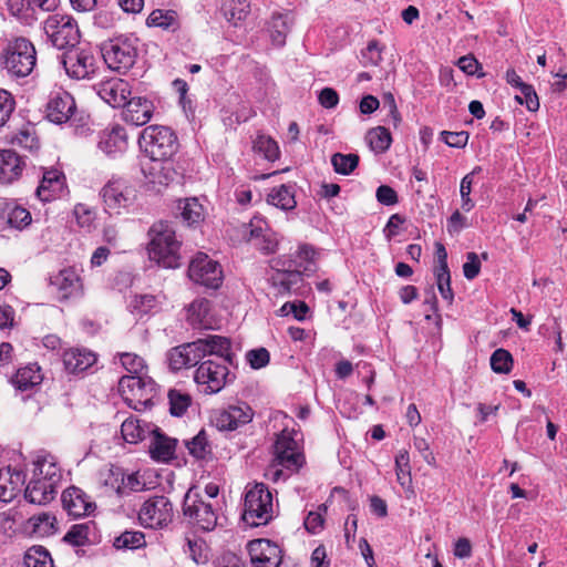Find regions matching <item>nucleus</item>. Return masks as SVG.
<instances>
[{
    "label": "nucleus",
    "mask_w": 567,
    "mask_h": 567,
    "mask_svg": "<svg viewBox=\"0 0 567 567\" xmlns=\"http://www.w3.org/2000/svg\"><path fill=\"white\" fill-rule=\"evenodd\" d=\"M230 347L229 340L220 336H209L173 348L167 354L172 370H181L197 364L207 354H224Z\"/></svg>",
    "instance_id": "1"
},
{
    "label": "nucleus",
    "mask_w": 567,
    "mask_h": 567,
    "mask_svg": "<svg viewBox=\"0 0 567 567\" xmlns=\"http://www.w3.org/2000/svg\"><path fill=\"white\" fill-rule=\"evenodd\" d=\"M150 236V258L165 268L179 267L181 243L176 239L175 230L173 227L164 221L156 223L151 228Z\"/></svg>",
    "instance_id": "2"
},
{
    "label": "nucleus",
    "mask_w": 567,
    "mask_h": 567,
    "mask_svg": "<svg viewBox=\"0 0 567 567\" xmlns=\"http://www.w3.org/2000/svg\"><path fill=\"white\" fill-rule=\"evenodd\" d=\"M276 460L267 472V476L277 482L287 478L290 473L297 472L303 464V456L299 452L298 442L291 433L284 430L278 436L276 444Z\"/></svg>",
    "instance_id": "3"
},
{
    "label": "nucleus",
    "mask_w": 567,
    "mask_h": 567,
    "mask_svg": "<svg viewBox=\"0 0 567 567\" xmlns=\"http://www.w3.org/2000/svg\"><path fill=\"white\" fill-rule=\"evenodd\" d=\"M44 41L64 50L74 48L80 40V31L73 18L66 14L54 13L42 20Z\"/></svg>",
    "instance_id": "4"
},
{
    "label": "nucleus",
    "mask_w": 567,
    "mask_h": 567,
    "mask_svg": "<svg viewBox=\"0 0 567 567\" xmlns=\"http://www.w3.org/2000/svg\"><path fill=\"white\" fill-rule=\"evenodd\" d=\"M272 517V495L268 488L262 483L249 487L245 495L243 519L250 526H260Z\"/></svg>",
    "instance_id": "5"
},
{
    "label": "nucleus",
    "mask_w": 567,
    "mask_h": 567,
    "mask_svg": "<svg viewBox=\"0 0 567 567\" xmlns=\"http://www.w3.org/2000/svg\"><path fill=\"white\" fill-rule=\"evenodd\" d=\"M140 144L150 159H169L178 148L177 137L166 126L151 125L143 130Z\"/></svg>",
    "instance_id": "6"
},
{
    "label": "nucleus",
    "mask_w": 567,
    "mask_h": 567,
    "mask_svg": "<svg viewBox=\"0 0 567 567\" xmlns=\"http://www.w3.org/2000/svg\"><path fill=\"white\" fill-rule=\"evenodd\" d=\"M3 64L14 76L29 75L35 65V48L32 42L24 38L9 42L3 53Z\"/></svg>",
    "instance_id": "7"
},
{
    "label": "nucleus",
    "mask_w": 567,
    "mask_h": 567,
    "mask_svg": "<svg viewBox=\"0 0 567 567\" xmlns=\"http://www.w3.org/2000/svg\"><path fill=\"white\" fill-rule=\"evenodd\" d=\"M216 355V360L202 362L195 373V381L204 385L207 393H217L229 382L230 373L226 365L231 360L229 348L224 354Z\"/></svg>",
    "instance_id": "8"
},
{
    "label": "nucleus",
    "mask_w": 567,
    "mask_h": 567,
    "mask_svg": "<svg viewBox=\"0 0 567 567\" xmlns=\"http://www.w3.org/2000/svg\"><path fill=\"white\" fill-rule=\"evenodd\" d=\"M218 501H205L204 496L190 488L184 498V515L204 530L213 529L217 524Z\"/></svg>",
    "instance_id": "9"
},
{
    "label": "nucleus",
    "mask_w": 567,
    "mask_h": 567,
    "mask_svg": "<svg viewBox=\"0 0 567 567\" xmlns=\"http://www.w3.org/2000/svg\"><path fill=\"white\" fill-rule=\"evenodd\" d=\"M61 477L55 457L44 450L38 451V491H42L38 503L45 504L55 497Z\"/></svg>",
    "instance_id": "10"
},
{
    "label": "nucleus",
    "mask_w": 567,
    "mask_h": 567,
    "mask_svg": "<svg viewBox=\"0 0 567 567\" xmlns=\"http://www.w3.org/2000/svg\"><path fill=\"white\" fill-rule=\"evenodd\" d=\"M118 391L130 406L140 410L151 401L153 383L147 375H123L118 381Z\"/></svg>",
    "instance_id": "11"
},
{
    "label": "nucleus",
    "mask_w": 567,
    "mask_h": 567,
    "mask_svg": "<svg viewBox=\"0 0 567 567\" xmlns=\"http://www.w3.org/2000/svg\"><path fill=\"white\" fill-rule=\"evenodd\" d=\"M82 269L76 266H65L50 277V287L54 289L61 301L78 298L84 293Z\"/></svg>",
    "instance_id": "12"
},
{
    "label": "nucleus",
    "mask_w": 567,
    "mask_h": 567,
    "mask_svg": "<svg viewBox=\"0 0 567 567\" xmlns=\"http://www.w3.org/2000/svg\"><path fill=\"white\" fill-rule=\"evenodd\" d=\"M173 507L165 496H154L142 505L138 519L141 524L150 528H162L172 522Z\"/></svg>",
    "instance_id": "13"
},
{
    "label": "nucleus",
    "mask_w": 567,
    "mask_h": 567,
    "mask_svg": "<svg viewBox=\"0 0 567 567\" xmlns=\"http://www.w3.org/2000/svg\"><path fill=\"white\" fill-rule=\"evenodd\" d=\"M188 277L196 284L216 289L223 280L219 265L205 254H197L188 267Z\"/></svg>",
    "instance_id": "14"
},
{
    "label": "nucleus",
    "mask_w": 567,
    "mask_h": 567,
    "mask_svg": "<svg viewBox=\"0 0 567 567\" xmlns=\"http://www.w3.org/2000/svg\"><path fill=\"white\" fill-rule=\"evenodd\" d=\"M107 66L117 72L127 71L135 63L136 49L127 40H115L102 47Z\"/></svg>",
    "instance_id": "15"
},
{
    "label": "nucleus",
    "mask_w": 567,
    "mask_h": 567,
    "mask_svg": "<svg viewBox=\"0 0 567 567\" xmlns=\"http://www.w3.org/2000/svg\"><path fill=\"white\" fill-rule=\"evenodd\" d=\"M72 49L70 48L60 56V63L66 74L78 80L91 78L96 70V59L87 51Z\"/></svg>",
    "instance_id": "16"
},
{
    "label": "nucleus",
    "mask_w": 567,
    "mask_h": 567,
    "mask_svg": "<svg viewBox=\"0 0 567 567\" xmlns=\"http://www.w3.org/2000/svg\"><path fill=\"white\" fill-rule=\"evenodd\" d=\"M76 110L73 96L59 87L49 94L44 109L45 118L54 124L68 122Z\"/></svg>",
    "instance_id": "17"
},
{
    "label": "nucleus",
    "mask_w": 567,
    "mask_h": 567,
    "mask_svg": "<svg viewBox=\"0 0 567 567\" xmlns=\"http://www.w3.org/2000/svg\"><path fill=\"white\" fill-rule=\"evenodd\" d=\"M105 208L118 214L133 204L136 197L135 189L122 181L107 183L101 192Z\"/></svg>",
    "instance_id": "18"
},
{
    "label": "nucleus",
    "mask_w": 567,
    "mask_h": 567,
    "mask_svg": "<svg viewBox=\"0 0 567 567\" xmlns=\"http://www.w3.org/2000/svg\"><path fill=\"white\" fill-rule=\"evenodd\" d=\"M145 183L150 190L161 193L177 176V172L168 159H150L143 167Z\"/></svg>",
    "instance_id": "19"
},
{
    "label": "nucleus",
    "mask_w": 567,
    "mask_h": 567,
    "mask_svg": "<svg viewBox=\"0 0 567 567\" xmlns=\"http://www.w3.org/2000/svg\"><path fill=\"white\" fill-rule=\"evenodd\" d=\"M250 563L254 567H279L281 549L268 539H254L248 543Z\"/></svg>",
    "instance_id": "20"
},
{
    "label": "nucleus",
    "mask_w": 567,
    "mask_h": 567,
    "mask_svg": "<svg viewBox=\"0 0 567 567\" xmlns=\"http://www.w3.org/2000/svg\"><path fill=\"white\" fill-rule=\"evenodd\" d=\"M254 411L245 403L230 405L227 409L217 410L214 413L213 422L218 430L234 431L252 420Z\"/></svg>",
    "instance_id": "21"
},
{
    "label": "nucleus",
    "mask_w": 567,
    "mask_h": 567,
    "mask_svg": "<svg viewBox=\"0 0 567 567\" xmlns=\"http://www.w3.org/2000/svg\"><path fill=\"white\" fill-rule=\"evenodd\" d=\"M68 193L64 175L58 169H49L43 173L38 186V199L49 203L63 197Z\"/></svg>",
    "instance_id": "22"
},
{
    "label": "nucleus",
    "mask_w": 567,
    "mask_h": 567,
    "mask_svg": "<svg viewBox=\"0 0 567 567\" xmlns=\"http://www.w3.org/2000/svg\"><path fill=\"white\" fill-rule=\"evenodd\" d=\"M97 94L113 107L123 106L131 95V86L125 80L112 78L97 85Z\"/></svg>",
    "instance_id": "23"
},
{
    "label": "nucleus",
    "mask_w": 567,
    "mask_h": 567,
    "mask_svg": "<svg viewBox=\"0 0 567 567\" xmlns=\"http://www.w3.org/2000/svg\"><path fill=\"white\" fill-rule=\"evenodd\" d=\"M123 118L136 126L146 124L154 112V104L145 97H132L123 105Z\"/></svg>",
    "instance_id": "24"
},
{
    "label": "nucleus",
    "mask_w": 567,
    "mask_h": 567,
    "mask_svg": "<svg viewBox=\"0 0 567 567\" xmlns=\"http://www.w3.org/2000/svg\"><path fill=\"white\" fill-rule=\"evenodd\" d=\"M62 503L68 513L75 517L87 515L95 508V504L78 487L65 489L62 494Z\"/></svg>",
    "instance_id": "25"
},
{
    "label": "nucleus",
    "mask_w": 567,
    "mask_h": 567,
    "mask_svg": "<svg viewBox=\"0 0 567 567\" xmlns=\"http://www.w3.org/2000/svg\"><path fill=\"white\" fill-rule=\"evenodd\" d=\"M186 320L194 328L214 329L216 326L215 317L212 312L209 301L206 299H196L187 307Z\"/></svg>",
    "instance_id": "26"
},
{
    "label": "nucleus",
    "mask_w": 567,
    "mask_h": 567,
    "mask_svg": "<svg viewBox=\"0 0 567 567\" xmlns=\"http://www.w3.org/2000/svg\"><path fill=\"white\" fill-rule=\"evenodd\" d=\"M25 483V476L20 471H13L10 466L0 470V501L11 502Z\"/></svg>",
    "instance_id": "27"
},
{
    "label": "nucleus",
    "mask_w": 567,
    "mask_h": 567,
    "mask_svg": "<svg viewBox=\"0 0 567 567\" xmlns=\"http://www.w3.org/2000/svg\"><path fill=\"white\" fill-rule=\"evenodd\" d=\"M23 168L24 162L14 151H0V184L17 181L22 175Z\"/></svg>",
    "instance_id": "28"
},
{
    "label": "nucleus",
    "mask_w": 567,
    "mask_h": 567,
    "mask_svg": "<svg viewBox=\"0 0 567 567\" xmlns=\"http://www.w3.org/2000/svg\"><path fill=\"white\" fill-rule=\"evenodd\" d=\"M96 355L86 349H70L63 355L65 370L70 373H80L92 367Z\"/></svg>",
    "instance_id": "29"
},
{
    "label": "nucleus",
    "mask_w": 567,
    "mask_h": 567,
    "mask_svg": "<svg viewBox=\"0 0 567 567\" xmlns=\"http://www.w3.org/2000/svg\"><path fill=\"white\" fill-rule=\"evenodd\" d=\"M152 432L154 433V437L150 446L152 457L161 462L169 461L175 453V440L169 439L155 430H152Z\"/></svg>",
    "instance_id": "30"
},
{
    "label": "nucleus",
    "mask_w": 567,
    "mask_h": 567,
    "mask_svg": "<svg viewBox=\"0 0 567 567\" xmlns=\"http://www.w3.org/2000/svg\"><path fill=\"white\" fill-rule=\"evenodd\" d=\"M100 148L107 154L113 152L123 151L126 146L125 130L118 125L110 131H105L100 140Z\"/></svg>",
    "instance_id": "31"
},
{
    "label": "nucleus",
    "mask_w": 567,
    "mask_h": 567,
    "mask_svg": "<svg viewBox=\"0 0 567 567\" xmlns=\"http://www.w3.org/2000/svg\"><path fill=\"white\" fill-rule=\"evenodd\" d=\"M159 306L157 297L150 293L136 295L130 301V310L136 317H143L156 310Z\"/></svg>",
    "instance_id": "32"
},
{
    "label": "nucleus",
    "mask_w": 567,
    "mask_h": 567,
    "mask_svg": "<svg viewBox=\"0 0 567 567\" xmlns=\"http://www.w3.org/2000/svg\"><path fill=\"white\" fill-rule=\"evenodd\" d=\"M267 202L270 205L279 207L284 210H290L296 207L295 196L290 187L281 185L278 188H274L267 197Z\"/></svg>",
    "instance_id": "33"
},
{
    "label": "nucleus",
    "mask_w": 567,
    "mask_h": 567,
    "mask_svg": "<svg viewBox=\"0 0 567 567\" xmlns=\"http://www.w3.org/2000/svg\"><path fill=\"white\" fill-rule=\"evenodd\" d=\"M365 141L373 152L383 153L390 147L392 138L385 127L378 126L367 133Z\"/></svg>",
    "instance_id": "34"
},
{
    "label": "nucleus",
    "mask_w": 567,
    "mask_h": 567,
    "mask_svg": "<svg viewBox=\"0 0 567 567\" xmlns=\"http://www.w3.org/2000/svg\"><path fill=\"white\" fill-rule=\"evenodd\" d=\"M147 24L159 27L164 30H176L178 28L177 13L173 10L156 9L147 18Z\"/></svg>",
    "instance_id": "35"
},
{
    "label": "nucleus",
    "mask_w": 567,
    "mask_h": 567,
    "mask_svg": "<svg viewBox=\"0 0 567 567\" xmlns=\"http://www.w3.org/2000/svg\"><path fill=\"white\" fill-rule=\"evenodd\" d=\"M290 23L291 19L288 14H275L272 17L270 22V37L274 44L278 47L285 44Z\"/></svg>",
    "instance_id": "36"
},
{
    "label": "nucleus",
    "mask_w": 567,
    "mask_h": 567,
    "mask_svg": "<svg viewBox=\"0 0 567 567\" xmlns=\"http://www.w3.org/2000/svg\"><path fill=\"white\" fill-rule=\"evenodd\" d=\"M73 216L75 218L76 225L84 233H92L96 229V214L95 212L84 204H78L74 206Z\"/></svg>",
    "instance_id": "37"
},
{
    "label": "nucleus",
    "mask_w": 567,
    "mask_h": 567,
    "mask_svg": "<svg viewBox=\"0 0 567 567\" xmlns=\"http://www.w3.org/2000/svg\"><path fill=\"white\" fill-rule=\"evenodd\" d=\"M34 378L35 370L32 364H27L25 367H21L17 370L10 379V383L17 391L24 392L34 386Z\"/></svg>",
    "instance_id": "38"
},
{
    "label": "nucleus",
    "mask_w": 567,
    "mask_h": 567,
    "mask_svg": "<svg viewBox=\"0 0 567 567\" xmlns=\"http://www.w3.org/2000/svg\"><path fill=\"white\" fill-rule=\"evenodd\" d=\"M178 208L182 210L183 219L189 225L199 223L204 217V208L197 198L181 200Z\"/></svg>",
    "instance_id": "39"
},
{
    "label": "nucleus",
    "mask_w": 567,
    "mask_h": 567,
    "mask_svg": "<svg viewBox=\"0 0 567 567\" xmlns=\"http://www.w3.org/2000/svg\"><path fill=\"white\" fill-rule=\"evenodd\" d=\"M123 439L131 444H135L145 439L146 433L152 432L141 425L140 420L126 419L121 426Z\"/></svg>",
    "instance_id": "40"
},
{
    "label": "nucleus",
    "mask_w": 567,
    "mask_h": 567,
    "mask_svg": "<svg viewBox=\"0 0 567 567\" xmlns=\"http://www.w3.org/2000/svg\"><path fill=\"white\" fill-rule=\"evenodd\" d=\"M11 143L23 150L33 151L35 146V124L30 121L23 124L12 137Z\"/></svg>",
    "instance_id": "41"
},
{
    "label": "nucleus",
    "mask_w": 567,
    "mask_h": 567,
    "mask_svg": "<svg viewBox=\"0 0 567 567\" xmlns=\"http://www.w3.org/2000/svg\"><path fill=\"white\" fill-rule=\"evenodd\" d=\"M249 12L248 0H228L224 6L226 19L233 24L244 20Z\"/></svg>",
    "instance_id": "42"
},
{
    "label": "nucleus",
    "mask_w": 567,
    "mask_h": 567,
    "mask_svg": "<svg viewBox=\"0 0 567 567\" xmlns=\"http://www.w3.org/2000/svg\"><path fill=\"white\" fill-rule=\"evenodd\" d=\"M8 9L12 16L17 17L27 24H32L34 19V9L31 0H8Z\"/></svg>",
    "instance_id": "43"
},
{
    "label": "nucleus",
    "mask_w": 567,
    "mask_h": 567,
    "mask_svg": "<svg viewBox=\"0 0 567 567\" xmlns=\"http://www.w3.org/2000/svg\"><path fill=\"white\" fill-rule=\"evenodd\" d=\"M122 367L130 373L128 375H146L147 367L143 358L135 353L124 352L120 354Z\"/></svg>",
    "instance_id": "44"
},
{
    "label": "nucleus",
    "mask_w": 567,
    "mask_h": 567,
    "mask_svg": "<svg viewBox=\"0 0 567 567\" xmlns=\"http://www.w3.org/2000/svg\"><path fill=\"white\" fill-rule=\"evenodd\" d=\"M144 545V534L141 532H124L114 540V546L117 549H136Z\"/></svg>",
    "instance_id": "45"
},
{
    "label": "nucleus",
    "mask_w": 567,
    "mask_h": 567,
    "mask_svg": "<svg viewBox=\"0 0 567 567\" xmlns=\"http://www.w3.org/2000/svg\"><path fill=\"white\" fill-rule=\"evenodd\" d=\"M331 163L337 173L348 175L358 166L359 156L357 154L344 155L341 153H336L331 157Z\"/></svg>",
    "instance_id": "46"
},
{
    "label": "nucleus",
    "mask_w": 567,
    "mask_h": 567,
    "mask_svg": "<svg viewBox=\"0 0 567 567\" xmlns=\"http://www.w3.org/2000/svg\"><path fill=\"white\" fill-rule=\"evenodd\" d=\"M395 470L399 483L402 486H409L411 484V473L408 451L402 450L396 454Z\"/></svg>",
    "instance_id": "47"
},
{
    "label": "nucleus",
    "mask_w": 567,
    "mask_h": 567,
    "mask_svg": "<svg viewBox=\"0 0 567 567\" xmlns=\"http://www.w3.org/2000/svg\"><path fill=\"white\" fill-rule=\"evenodd\" d=\"M186 446L189 453L196 458H204L210 453V445L204 431H200L190 441H187Z\"/></svg>",
    "instance_id": "48"
},
{
    "label": "nucleus",
    "mask_w": 567,
    "mask_h": 567,
    "mask_svg": "<svg viewBox=\"0 0 567 567\" xmlns=\"http://www.w3.org/2000/svg\"><path fill=\"white\" fill-rule=\"evenodd\" d=\"M513 365V357L505 349H497L491 357V367L496 373H508Z\"/></svg>",
    "instance_id": "49"
},
{
    "label": "nucleus",
    "mask_w": 567,
    "mask_h": 567,
    "mask_svg": "<svg viewBox=\"0 0 567 567\" xmlns=\"http://www.w3.org/2000/svg\"><path fill=\"white\" fill-rule=\"evenodd\" d=\"M90 525L85 524H76L71 527V529L65 534L64 540L74 546L84 545L89 539Z\"/></svg>",
    "instance_id": "50"
},
{
    "label": "nucleus",
    "mask_w": 567,
    "mask_h": 567,
    "mask_svg": "<svg viewBox=\"0 0 567 567\" xmlns=\"http://www.w3.org/2000/svg\"><path fill=\"white\" fill-rule=\"evenodd\" d=\"M255 150L261 154H264V156L267 158V159H276L278 157V154H279V150H278V145L277 143L271 140L270 137H267V136H259L256 141H255V145H254Z\"/></svg>",
    "instance_id": "51"
},
{
    "label": "nucleus",
    "mask_w": 567,
    "mask_h": 567,
    "mask_svg": "<svg viewBox=\"0 0 567 567\" xmlns=\"http://www.w3.org/2000/svg\"><path fill=\"white\" fill-rule=\"evenodd\" d=\"M272 280L275 286H279V291L281 292L289 291L292 286L301 280V277L297 271H278Z\"/></svg>",
    "instance_id": "52"
},
{
    "label": "nucleus",
    "mask_w": 567,
    "mask_h": 567,
    "mask_svg": "<svg viewBox=\"0 0 567 567\" xmlns=\"http://www.w3.org/2000/svg\"><path fill=\"white\" fill-rule=\"evenodd\" d=\"M477 169L478 168H475L473 172L465 175L463 177V179L461 181V187H460V193H461V198H462L461 207L464 212H470L474 207V203L471 199L470 194L472 192L473 176Z\"/></svg>",
    "instance_id": "53"
},
{
    "label": "nucleus",
    "mask_w": 567,
    "mask_h": 567,
    "mask_svg": "<svg viewBox=\"0 0 567 567\" xmlns=\"http://www.w3.org/2000/svg\"><path fill=\"white\" fill-rule=\"evenodd\" d=\"M168 399L171 404V412L174 415L183 414L189 405L190 398L177 390H171L168 392Z\"/></svg>",
    "instance_id": "54"
},
{
    "label": "nucleus",
    "mask_w": 567,
    "mask_h": 567,
    "mask_svg": "<svg viewBox=\"0 0 567 567\" xmlns=\"http://www.w3.org/2000/svg\"><path fill=\"white\" fill-rule=\"evenodd\" d=\"M327 512L326 505H320L318 511L309 512L305 519V527L308 532L312 534L319 533L323 528V514Z\"/></svg>",
    "instance_id": "55"
},
{
    "label": "nucleus",
    "mask_w": 567,
    "mask_h": 567,
    "mask_svg": "<svg viewBox=\"0 0 567 567\" xmlns=\"http://www.w3.org/2000/svg\"><path fill=\"white\" fill-rule=\"evenodd\" d=\"M32 221V217L29 210L23 207L16 206L8 215V223L18 229H21Z\"/></svg>",
    "instance_id": "56"
},
{
    "label": "nucleus",
    "mask_w": 567,
    "mask_h": 567,
    "mask_svg": "<svg viewBox=\"0 0 567 567\" xmlns=\"http://www.w3.org/2000/svg\"><path fill=\"white\" fill-rule=\"evenodd\" d=\"M261 237L260 243H258V247L265 251L266 254H270L276 251L279 240L274 236H261L260 228H251L249 231L248 240L259 239Z\"/></svg>",
    "instance_id": "57"
},
{
    "label": "nucleus",
    "mask_w": 567,
    "mask_h": 567,
    "mask_svg": "<svg viewBox=\"0 0 567 567\" xmlns=\"http://www.w3.org/2000/svg\"><path fill=\"white\" fill-rule=\"evenodd\" d=\"M13 110L14 101L12 95L6 90H0V127L7 123Z\"/></svg>",
    "instance_id": "58"
},
{
    "label": "nucleus",
    "mask_w": 567,
    "mask_h": 567,
    "mask_svg": "<svg viewBox=\"0 0 567 567\" xmlns=\"http://www.w3.org/2000/svg\"><path fill=\"white\" fill-rule=\"evenodd\" d=\"M522 95H517L516 100L519 103H525L529 111H536L539 107V101L536 92L530 85H523L520 89Z\"/></svg>",
    "instance_id": "59"
},
{
    "label": "nucleus",
    "mask_w": 567,
    "mask_h": 567,
    "mask_svg": "<svg viewBox=\"0 0 567 567\" xmlns=\"http://www.w3.org/2000/svg\"><path fill=\"white\" fill-rule=\"evenodd\" d=\"M246 358L254 369H260L269 362V352L265 348L250 350Z\"/></svg>",
    "instance_id": "60"
},
{
    "label": "nucleus",
    "mask_w": 567,
    "mask_h": 567,
    "mask_svg": "<svg viewBox=\"0 0 567 567\" xmlns=\"http://www.w3.org/2000/svg\"><path fill=\"white\" fill-rule=\"evenodd\" d=\"M56 518L50 513H38V533L51 535L55 533Z\"/></svg>",
    "instance_id": "61"
},
{
    "label": "nucleus",
    "mask_w": 567,
    "mask_h": 567,
    "mask_svg": "<svg viewBox=\"0 0 567 567\" xmlns=\"http://www.w3.org/2000/svg\"><path fill=\"white\" fill-rule=\"evenodd\" d=\"M437 288L442 297L449 301L453 299V292L451 289V277L449 270L436 271Z\"/></svg>",
    "instance_id": "62"
},
{
    "label": "nucleus",
    "mask_w": 567,
    "mask_h": 567,
    "mask_svg": "<svg viewBox=\"0 0 567 567\" xmlns=\"http://www.w3.org/2000/svg\"><path fill=\"white\" fill-rule=\"evenodd\" d=\"M466 258L467 260L463 265V272L468 280H472L480 274L481 261L475 252H468Z\"/></svg>",
    "instance_id": "63"
},
{
    "label": "nucleus",
    "mask_w": 567,
    "mask_h": 567,
    "mask_svg": "<svg viewBox=\"0 0 567 567\" xmlns=\"http://www.w3.org/2000/svg\"><path fill=\"white\" fill-rule=\"evenodd\" d=\"M444 142L453 147H463L466 145L468 141L467 132H443L442 133Z\"/></svg>",
    "instance_id": "64"
}]
</instances>
